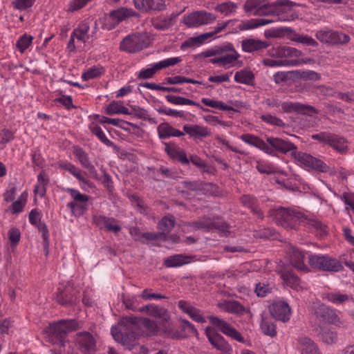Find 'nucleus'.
Masks as SVG:
<instances>
[{
	"mask_svg": "<svg viewBox=\"0 0 354 354\" xmlns=\"http://www.w3.org/2000/svg\"><path fill=\"white\" fill-rule=\"evenodd\" d=\"M300 6L290 0H277L271 4L263 3L261 0H246L243 10L248 14L255 16H279V20H294L297 15L289 13L291 8Z\"/></svg>",
	"mask_w": 354,
	"mask_h": 354,
	"instance_id": "obj_1",
	"label": "nucleus"
},
{
	"mask_svg": "<svg viewBox=\"0 0 354 354\" xmlns=\"http://www.w3.org/2000/svg\"><path fill=\"white\" fill-rule=\"evenodd\" d=\"M270 215L277 224L287 229H295L300 223H305L315 228L321 236L326 235L328 227L322 222L308 218L301 212L290 208L279 207L270 210Z\"/></svg>",
	"mask_w": 354,
	"mask_h": 354,
	"instance_id": "obj_2",
	"label": "nucleus"
},
{
	"mask_svg": "<svg viewBox=\"0 0 354 354\" xmlns=\"http://www.w3.org/2000/svg\"><path fill=\"white\" fill-rule=\"evenodd\" d=\"M78 328V323L75 319H61L50 323L43 331L47 335L49 342L64 346L67 335Z\"/></svg>",
	"mask_w": 354,
	"mask_h": 354,
	"instance_id": "obj_3",
	"label": "nucleus"
},
{
	"mask_svg": "<svg viewBox=\"0 0 354 354\" xmlns=\"http://www.w3.org/2000/svg\"><path fill=\"white\" fill-rule=\"evenodd\" d=\"M151 38L147 32H136L126 36L120 44V50L129 53H136L147 48L151 42Z\"/></svg>",
	"mask_w": 354,
	"mask_h": 354,
	"instance_id": "obj_4",
	"label": "nucleus"
},
{
	"mask_svg": "<svg viewBox=\"0 0 354 354\" xmlns=\"http://www.w3.org/2000/svg\"><path fill=\"white\" fill-rule=\"evenodd\" d=\"M308 259L310 267L320 271L336 272L344 268L340 261L328 255L310 254Z\"/></svg>",
	"mask_w": 354,
	"mask_h": 354,
	"instance_id": "obj_5",
	"label": "nucleus"
},
{
	"mask_svg": "<svg viewBox=\"0 0 354 354\" xmlns=\"http://www.w3.org/2000/svg\"><path fill=\"white\" fill-rule=\"evenodd\" d=\"M111 335L115 341L127 346L129 351H132L140 337V330L131 328L124 330V328L120 329L117 326H113L111 328Z\"/></svg>",
	"mask_w": 354,
	"mask_h": 354,
	"instance_id": "obj_6",
	"label": "nucleus"
},
{
	"mask_svg": "<svg viewBox=\"0 0 354 354\" xmlns=\"http://www.w3.org/2000/svg\"><path fill=\"white\" fill-rule=\"evenodd\" d=\"M316 38L322 43L331 45H344L350 41L348 35L333 30H318L316 32Z\"/></svg>",
	"mask_w": 354,
	"mask_h": 354,
	"instance_id": "obj_7",
	"label": "nucleus"
},
{
	"mask_svg": "<svg viewBox=\"0 0 354 354\" xmlns=\"http://www.w3.org/2000/svg\"><path fill=\"white\" fill-rule=\"evenodd\" d=\"M266 143L272 151V153H268L271 156H276L277 152L286 154L288 152L297 149L295 144L279 138L267 136Z\"/></svg>",
	"mask_w": 354,
	"mask_h": 354,
	"instance_id": "obj_8",
	"label": "nucleus"
},
{
	"mask_svg": "<svg viewBox=\"0 0 354 354\" xmlns=\"http://www.w3.org/2000/svg\"><path fill=\"white\" fill-rule=\"evenodd\" d=\"M216 19L215 16L206 11H196L183 18V22L187 27L199 26L207 24Z\"/></svg>",
	"mask_w": 354,
	"mask_h": 354,
	"instance_id": "obj_9",
	"label": "nucleus"
},
{
	"mask_svg": "<svg viewBox=\"0 0 354 354\" xmlns=\"http://www.w3.org/2000/svg\"><path fill=\"white\" fill-rule=\"evenodd\" d=\"M210 323L215 326H207L205 328V334L208 338V340L218 350L221 351V336L218 334V331H221V319L217 317L209 316V317Z\"/></svg>",
	"mask_w": 354,
	"mask_h": 354,
	"instance_id": "obj_10",
	"label": "nucleus"
},
{
	"mask_svg": "<svg viewBox=\"0 0 354 354\" xmlns=\"http://www.w3.org/2000/svg\"><path fill=\"white\" fill-rule=\"evenodd\" d=\"M80 291L73 286L67 285L63 290H58L56 295L57 302L62 306L74 305L78 300Z\"/></svg>",
	"mask_w": 354,
	"mask_h": 354,
	"instance_id": "obj_11",
	"label": "nucleus"
},
{
	"mask_svg": "<svg viewBox=\"0 0 354 354\" xmlns=\"http://www.w3.org/2000/svg\"><path fill=\"white\" fill-rule=\"evenodd\" d=\"M76 342L80 351L84 354H93L96 351V341L89 332L77 333Z\"/></svg>",
	"mask_w": 354,
	"mask_h": 354,
	"instance_id": "obj_12",
	"label": "nucleus"
},
{
	"mask_svg": "<svg viewBox=\"0 0 354 354\" xmlns=\"http://www.w3.org/2000/svg\"><path fill=\"white\" fill-rule=\"evenodd\" d=\"M281 109L286 113H297L310 116L313 113H318L314 106L299 102H284L281 104Z\"/></svg>",
	"mask_w": 354,
	"mask_h": 354,
	"instance_id": "obj_13",
	"label": "nucleus"
},
{
	"mask_svg": "<svg viewBox=\"0 0 354 354\" xmlns=\"http://www.w3.org/2000/svg\"><path fill=\"white\" fill-rule=\"evenodd\" d=\"M270 316L275 320H281L285 322L289 319L290 308L285 301H276L270 306Z\"/></svg>",
	"mask_w": 354,
	"mask_h": 354,
	"instance_id": "obj_14",
	"label": "nucleus"
},
{
	"mask_svg": "<svg viewBox=\"0 0 354 354\" xmlns=\"http://www.w3.org/2000/svg\"><path fill=\"white\" fill-rule=\"evenodd\" d=\"M140 313H145L147 315L160 318L162 325L170 319L169 312L167 309L154 304H149L140 307Z\"/></svg>",
	"mask_w": 354,
	"mask_h": 354,
	"instance_id": "obj_15",
	"label": "nucleus"
},
{
	"mask_svg": "<svg viewBox=\"0 0 354 354\" xmlns=\"http://www.w3.org/2000/svg\"><path fill=\"white\" fill-rule=\"evenodd\" d=\"M288 254L290 258V262L298 270L308 272V268L304 263V254L297 248L290 246Z\"/></svg>",
	"mask_w": 354,
	"mask_h": 354,
	"instance_id": "obj_16",
	"label": "nucleus"
},
{
	"mask_svg": "<svg viewBox=\"0 0 354 354\" xmlns=\"http://www.w3.org/2000/svg\"><path fill=\"white\" fill-rule=\"evenodd\" d=\"M301 164L306 168L322 173L328 172L330 168L323 160L309 153H306Z\"/></svg>",
	"mask_w": 354,
	"mask_h": 354,
	"instance_id": "obj_17",
	"label": "nucleus"
},
{
	"mask_svg": "<svg viewBox=\"0 0 354 354\" xmlns=\"http://www.w3.org/2000/svg\"><path fill=\"white\" fill-rule=\"evenodd\" d=\"M315 331L319 339L326 344H335L337 340V333L332 327L319 326Z\"/></svg>",
	"mask_w": 354,
	"mask_h": 354,
	"instance_id": "obj_18",
	"label": "nucleus"
},
{
	"mask_svg": "<svg viewBox=\"0 0 354 354\" xmlns=\"http://www.w3.org/2000/svg\"><path fill=\"white\" fill-rule=\"evenodd\" d=\"M223 310L234 315L241 316L244 314L251 315V311L244 307L240 302L234 299L223 300Z\"/></svg>",
	"mask_w": 354,
	"mask_h": 354,
	"instance_id": "obj_19",
	"label": "nucleus"
},
{
	"mask_svg": "<svg viewBox=\"0 0 354 354\" xmlns=\"http://www.w3.org/2000/svg\"><path fill=\"white\" fill-rule=\"evenodd\" d=\"M220 31H221V26L218 25L214 31L205 32L199 36L189 38L182 44L180 48L184 50L186 48L200 45Z\"/></svg>",
	"mask_w": 354,
	"mask_h": 354,
	"instance_id": "obj_20",
	"label": "nucleus"
},
{
	"mask_svg": "<svg viewBox=\"0 0 354 354\" xmlns=\"http://www.w3.org/2000/svg\"><path fill=\"white\" fill-rule=\"evenodd\" d=\"M314 314L317 318L329 323H335L338 318L335 311L324 304L314 307Z\"/></svg>",
	"mask_w": 354,
	"mask_h": 354,
	"instance_id": "obj_21",
	"label": "nucleus"
},
{
	"mask_svg": "<svg viewBox=\"0 0 354 354\" xmlns=\"http://www.w3.org/2000/svg\"><path fill=\"white\" fill-rule=\"evenodd\" d=\"M242 49L245 52L252 53L267 48L270 44L267 41H263L254 39H245L241 41Z\"/></svg>",
	"mask_w": 354,
	"mask_h": 354,
	"instance_id": "obj_22",
	"label": "nucleus"
},
{
	"mask_svg": "<svg viewBox=\"0 0 354 354\" xmlns=\"http://www.w3.org/2000/svg\"><path fill=\"white\" fill-rule=\"evenodd\" d=\"M270 55L277 57H299L304 55L301 50L290 46H279L277 48H273Z\"/></svg>",
	"mask_w": 354,
	"mask_h": 354,
	"instance_id": "obj_23",
	"label": "nucleus"
},
{
	"mask_svg": "<svg viewBox=\"0 0 354 354\" xmlns=\"http://www.w3.org/2000/svg\"><path fill=\"white\" fill-rule=\"evenodd\" d=\"M241 138L245 143L254 146L266 153H272V151L268 148V145L259 137L250 133L243 134Z\"/></svg>",
	"mask_w": 354,
	"mask_h": 354,
	"instance_id": "obj_24",
	"label": "nucleus"
},
{
	"mask_svg": "<svg viewBox=\"0 0 354 354\" xmlns=\"http://www.w3.org/2000/svg\"><path fill=\"white\" fill-rule=\"evenodd\" d=\"M95 119L97 120V121L100 124H111L125 131L128 130L126 125L131 126L132 127L137 129H139L136 124L118 118H109L105 116L100 117L99 115H95Z\"/></svg>",
	"mask_w": 354,
	"mask_h": 354,
	"instance_id": "obj_25",
	"label": "nucleus"
},
{
	"mask_svg": "<svg viewBox=\"0 0 354 354\" xmlns=\"http://www.w3.org/2000/svg\"><path fill=\"white\" fill-rule=\"evenodd\" d=\"M138 15L133 9L122 7L112 10L109 14V17L115 23L119 24L127 17H138Z\"/></svg>",
	"mask_w": 354,
	"mask_h": 354,
	"instance_id": "obj_26",
	"label": "nucleus"
},
{
	"mask_svg": "<svg viewBox=\"0 0 354 354\" xmlns=\"http://www.w3.org/2000/svg\"><path fill=\"white\" fill-rule=\"evenodd\" d=\"M302 354H322L317 344L308 337H302L299 339Z\"/></svg>",
	"mask_w": 354,
	"mask_h": 354,
	"instance_id": "obj_27",
	"label": "nucleus"
},
{
	"mask_svg": "<svg viewBox=\"0 0 354 354\" xmlns=\"http://www.w3.org/2000/svg\"><path fill=\"white\" fill-rule=\"evenodd\" d=\"M274 319L271 316H262L261 322V328L263 334L270 336L274 337L277 335V330Z\"/></svg>",
	"mask_w": 354,
	"mask_h": 354,
	"instance_id": "obj_28",
	"label": "nucleus"
},
{
	"mask_svg": "<svg viewBox=\"0 0 354 354\" xmlns=\"http://www.w3.org/2000/svg\"><path fill=\"white\" fill-rule=\"evenodd\" d=\"M281 278L286 284L292 288H297L299 286V278L292 271L283 269L278 271Z\"/></svg>",
	"mask_w": 354,
	"mask_h": 354,
	"instance_id": "obj_29",
	"label": "nucleus"
},
{
	"mask_svg": "<svg viewBox=\"0 0 354 354\" xmlns=\"http://www.w3.org/2000/svg\"><path fill=\"white\" fill-rule=\"evenodd\" d=\"M165 99L167 102L176 105H193L198 106L205 111H209V109H203L199 103L183 97L174 95H167L165 96Z\"/></svg>",
	"mask_w": 354,
	"mask_h": 354,
	"instance_id": "obj_30",
	"label": "nucleus"
},
{
	"mask_svg": "<svg viewBox=\"0 0 354 354\" xmlns=\"http://www.w3.org/2000/svg\"><path fill=\"white\" fill-rule=\"evenodd\" d=\"M254 74L251 71L247 69L237 71L234 75V80L236 82L247 85H254Z\"/></svg>",
	"mask_w": 354,
	"mask_h": 354,
	"instance_id": "obj_31",
	"label": "nucleus"
},
{
	"mask_svg": "<svg viewBox=\"0 0 354 354\" xmlns=\"http://www.w3.org/2000/svg\"><path fill=\"white\" fill-rule=\"evenodd\" d=\"M190 257L184 254H175L169 256L164 261V265L167 268H174L183 266L188 263Z\"/></svg>",
	"mask_w": 354,
	"mask_h": 354,
	"instance_id": "obj_32",
	"label": "nucleus"
},
{
	"mask_svg": "<svg viewBox=\"0 0 354 354\" xmlns=\"http://www.w3.org/2000/svg\"><path fill=\"white\" fill-rule=\"evenodd\" d=\"M328 145L341 153H345L347 150L346 139L334 133H332Z\"/></svg>",
	"mask_w": 354,
	"mask_h": 354,
	"instance_id": "obj_33",
	"label": "nucleus"
},
{
	"mask_svg": "<svg viewBox=\"0 0 354 354\" xmlns=\"http://www.w3.org/2000/svg\"><path fill=\"white\" fill-rule=\"evenodd\" d=\"M141 320L142 318L135 316L125 317L119 322V324L121 328H124V330H128L131 328L139 330Z\"/></svg>",
	"mask_w": 354,
	"mask_h": 354,
	"instance_id": "obj_34",
	"label": "nucleus"
},
{
	"mask_svg": "<svg viewBox=\"0 0 354 354\" xmlns=\"http://www.w3.org/2000/svg\"><path fill=\"white\" fill-rule=\"evenodd\" d=\"M105 113L109 115L123 113L126 115H131L132 112H129V109L120 104L119 102L113 101L105 109Z\"/></svg>",
	"mask_w": 354,
	"mask_h": 354,
	"instance_id": "obj_35",
	"label": "nucleus"
},
{
	"mask_svg": "<svg viewBox=\"0 0 354 354\" xmlns=\"http://www.w3.org/2000/svg\"><path fill=\"white\" fill-rule=\"evenodd\" d=\"M223 334H225L239 342H243L244 341V338L242 337L241 333L235 328L224 320H223Z\"/></svg>",
	"mask_w": 354,
	"mask_h": 354,
	"instance_id": "obj_36",
	"label": "nucleus"
},
{
	"mask_svg": "<svg viewBox=\"0 0 354 354\" xmlns=\"http://www.w3.org/2000/svg\"><path fill=\"white\" fill-rule=\"evenodd\" d=\"M184 131L191 137H206L208 135L207 129L198 125H184Z\"/></svg>",
	"mask_w": 354,
	"mask_h": 354,
	"instance_id": "obj_37",
	"label": "nucleus"
},
{
	"mask_svg": "<svg viewBox=\"0 0 354 354\" xmlns=\"http://www.w3.org/2000/svg\"><path fill=\"white\" fill-rule=\"evenodd\" d=\"M175 225V220L171 216V218L164 216L158 223V228L160 230V233L168 234L174 228Z\"/></svg>",
	"mask_w": 354,
	"mask_h": 354,
	"instance_id": "obj_38",
	"label": "nucleus"
},
{
	"mask_svg": "<svg viewBox=\"0 0 354 354\" xmlns=\"http://www.w3.org/2000/svg\"><path fill=\"white\" fill-rule=\"evenodd\" d=\"M90 131L95 134L98 139L108 147H113L114 143L109 140L102 131V129L95 123H91L89 126Z\"/></svg>",
	"mask_w": 354,
	"mask_h": 354,
	"instance_id": "obj_39",
	"label": "nucleus"
},
{
	"mask_svg": "<svg viewBox=\"0 0 354 354\" xmlns=\"http://www.w3.org/2000/svg\"><path fill=\"white\" fill-rule=\"evenodd\" d=\"M292 73L303 80L318 81L321 79L320 74L313 71H295Z\"/></svg>",
	"mask_w": 354,
	"mask_h": 354,
	"instance_id": "obj_40",
	"label": "nucleus"
},
{
	"mask_svg": "<svg viewBox=\"0 0 354 354\" xmlns=\"http://www.w3.org/2000/svg\"><path fill=\"white\" fill-rule=\"evenodd\" d=\"M176 15L172 14L169 17H167L160 19H156L154 21H153V26L158 30H166L172 25V21L176 18Z\"/></svg>",
	"mask_w": 354,
	"mask_h": 354,
	"instance_id": "obj_41",
	"label": "nucleus"
},
{
	"mask_svg": "<svg viewBox=\"0 0 354 354\" xmlns=\"http://www.w3.org/2000/svg\"><path fill=\"white\" fill-rule=\"evenodd\" d=\"M39 223L37 224L39 230L42 233L43 238V245L46 256H48L49 252V239H48V230L46 225L44 223H41L40 218L39 219Z\"/></svg>",
	"mask_w": 354,
	"mask_h": 354,
	"instance_id": "obj_42",
	"label": "nucleus"
},
{
	"mask_svg": "<svg viewBox=\"0 0 354 354\" xmlns=\"http://www.w3.org/2000/svg\"><path fill=\"white\" fill-rule=\"evenodd\" d=\"M62 167L67 171H68L71 174H73L75 177H76L81 183L90 185L88 180L85 178L81 174V171L79 170L75 165L67 163L62 166Z\"/></svg>",
	"mask_w": 354,
	"mask_h": 354,
	"instance_id": "obj_43",
	"label": "nucleus"
},
{
	"mask_svg": "<svg viewBox=\"0 0 354 354\" xmlns=\"http://www.w3.org/2000/svg\"><path fill=\"white\" fill-rule=\"evenodd\" d=\"M28 194L24 192L21 194L19 198L11 205V210L13 214L21 212L27 201Z\"/></svg>",
	"mask_w": 354,
	"mask_h": 354,
	"instance_id": "obj_44",
	"label": "nucleus"
},
{
	"mask_svg": "<svg viewBox=\"0 0 354 354\" xmlns=\"http://www.w3.org/2000/svg\"><path fill=\"white\" fill-rule=\"evenodd\" d=\"M103 73L102 67L93 66L86 70L82 75V78L84 81L100 77Z\"/></svg>",
	"mask_w": 354,
	"mask_h": 354,
	"instance_id": "obj_45",
	"label": "nucleus"
},
{
	"mask_svg": "<svg viewBox=\"0 0 354 354\" xmlns=\"http://www.w3.org/2000/svg\"><path fill=\"white\" fill-rule=\"evenodd\" d=\"M182 185L184 189L196 192L205 189L207 185L201 181H183Z\"/></svg>",
	"mask_w": 354,
	"mask_h": 354,
	"instance_id": "obj_46",
	"label": "nucleus"
},
{
	"mask_svg": "<svg viewBox=\"0 0 354 354\" xmlns=\"http://www.w3.org/2000/svg\"><path fill=\"white\" fill-rule=\"evenodd\" d=\"M73 153L84 168L86 169L89 165H92L88 160L87 153L82 148L79 147H75Z\"/></svg>",
	"mask_w": 354,
	"mask_h": 354,
	"instance_id": "obj_47",
	"label": "nucleus"
},
{
	"mask_svg": "<svg viewBox=\"0 0 354 354\" xmlns=\"http://www.w3.org/2000/svg\"><path fill=\"white\" fill-rule=\"evenodd\" d=\"M293 30L290 28H280L276 30H271L265 32V36L269 37H280L284 36L286 34H292Z\"/></svg>",
	"mask_w": 354,
	"mask_h": 354,
	"instance_id": "obj_48",
	"label": "nucleus"
},
{
	"mask_svg": "<svg viewBox=\"0 0 354 354\" xmlns=\"http://www.w3.org/2000/svg\"><path fill=\"white\" fill-rule=\"evenodd\" d=\"M173 127L168 122H162L157 128L158 136L160 139H166L171 136Z\"/></svg>",
	"mask_w": 354,
	"mask_h": 354,
	"instance_id": "obj_49",
	"label": "nucleus"
},
{
	"mask_svg": "<svg viewBox=\"0 0 354 354\" xmlns=\"http://www.w3.org/2000/svg\"><path fill=\"white\" fill-rule=\"evenodd\" d=\"M292 40L308 46H317L318 45L317 42L314 39L308 35H300L294 33V37L292 38Z\"/></svg>",
	"mask_w": 354,
	"mask_h": 354,
	"instance_id": "obj_50",
	"label": "nucleus"
},
{
	"mask_svg": "<svg viewBox=\"0 0 354 354\" xmlns=\"http://www.w3.org/2000/svg\"><path fill=\"white\" fill-rule=\"evenodd\" d=\"M32 39V36L25 34L17 41L16 47L19 49L21 53H24L30 46Z\"/></svg>",
	"mask_w": 354,
	"mask_h": 354,
	"instance_id": "obj_51",
	"label": "nucleus"
},
{
	"mask_svg": "<svg viewBox=\"0 0 354 354\" xmlns=\"http://www.w3.org/2000/svg\"><path fill=\"white\" fill-rule=\"evenodd\" d=\"M122 302L127 309L131 310L135 312H140V308L138 306V301L136 297L131 298L126 297L122 295Z\"/></svg>",
	"mask_w": 354,
	"mask_h": 354,
	"instance_id": "obj_52",
	"label": "nucleus"
},
{
	"mask_svg": "<svg viewBox=\"0 0 354 354\" xmlns=\"http://www.w3.org/2000/svg\"><path fill=\"white\" fill-rule=\"evenodd\" d=\"M174 84H183V83H189V84H203V85L205 86L206 88L212 87V85H209V84L207 85L205 83H204L203 82L196 80H194L192 78H188V77H186L184 76H180V75L174 76Z\"/></svg>",
	"mask_w": 354,
	"mask_h": 354,
	"instance_id": "obj_53",
	"label": "nucleus"
},
{
	"mask_svg": "<svg viewBox=\"0 0 354 354\" xmlns=\"http://www.w3.org/2000/svg\"><path fill=\"white\" fill-rule=\"evenodd\" d=\"M260 118L263 121H264L267 123H269L270 124L277 126V127H286V124L280 118H279L276 116L270 115V114L262 115L260 117Z\"/></svg>",
	"mask_w": 354,
	"mask_h": 354,
	"instance_id": "obj_54",
	"label": "nucleus"
},
{
	"mask_svg": "<svg viewBox=\"0 0 354 354\" xmlns=\"http://www.w3.org/2000/svg\"><path fill=\"white\" fill-rule=\"evenodd\" d=\"M8 235L10 241L11 247L15 248L20 241L21 234L18 228L12 227L8 231Z\"/></svg>",
	"mask_w": 354,
	"mask_h": 354,
	"instance_id": "obj_55",
	"label": "nucleus"
},
{
	"mask_svg": "<svg viewBox=\"0 0 354 354\" xmlns=\"http://www.w3.org/2000/svg\"><path fill=\"white\" fill-rule=\"evenodd\" d=\"M181 60L182 59L178 57H171V58H168L165 60H162V61H161L158 63H156L155 64L156 66V69H158L159 71V70H161L162 68H167V67H169L171 66H174V65L180 63L181 62Z\"/></svg>",
	"mask_w": 354,
	"mask_h": 354,
	"instance_id": "obj_56",
	"label": "nucleus"
},
{
	"mask_svg": "<svg viewBox=\"0 0 354 354\" xmlns=\"http://www.w3.org/2000/svg\"><path fill=\"white\" fill-rule=\"evenodd\" d=\"M156 111L160 114H164L172 117H178V118H185V113L183 111H176L171 109H166L163 106H160L158 109H156Z\"/></svg>",
	"mask_w": 354,
	"mask_h": 354,
	"instance_id": "obj_57",
	"label": "nucleus"
},
{
	"mask_svg": "<svg viewBox=\"0 0 354 354\" xmlns=\"http://www.w3.org/2000/svg\"><path fill=\"white\" fill-rule=\"evenodd\" d=\"M326 299L335 304H342L348 300L349 297L347 295L340 293H328L326 295Z\"/></svg>",
	"mask_w": 354,
	"mask_h": 354,
	"instance_id": "obj_58",
	"label": "nucleus"
},
{
	"mask_svg": "<svg viewBox=\"0 0 354 354\" xmlns=\"http://www.w3.org/2000/svg\"><path fill=\"white\" fill-rule=\"evenodd\" d=\"M237 231L235 225L227 222H223V237H234Z\"/></svg>",
	"mask_w": 354,
	"mask_h": 354,
	"instance_id": "obj_59",
	"label": "nucleus"
},
{
	"mask_svg": "<svg viewBox=\"0 0 354 354\" xmlns=\"http://www.w3.org/2000/svg\"><path fill=\"white\" fill-rule=\"evenodd\" d=\"M165 146V151L167 154L171 158L175 160L177 155H178V152L180 150L178 147H177L174 142H163Z\"/></svg>",
	"mask_w": 354,
	"mask_h": 354,
	"instance_id": "obj_60",
	"label": "nucleus"
},
{
	"mask_svg": "<svg viewBox=\"0 0 354 354\" xmlns=\"http://www.w3.org/2000/svg\"><path fill=\"white\" fill-rule=\"evenodd\" d=\"M239 57V53L234 50V53L230 54L223 55V66L230 67L234 65L233 63Z\"/></svg>",
	"mask_w": 354,
	"mask_h": 354,
	"instance_id": "obj_61",
	"label": "nucleus"
},
{
	"mask_svg": "<svg viewBox=\"0 0 354 354\" xmlns=\"http://www.w3.org/2000/svg\"><path fill=\"white\" fill-rule=\"evenodd\" d=\"M95 223L100 228L106 227L109 222H118L114 218L106 217L103 215L94 216L93 218Z\"/></svg>",
	"mask_w": 354,
	"mask_h": 354,
	"instance_id": "obj_62",
	"label": "nucleus"
},
{
	"mask_svg": "<svg viewBox=\"0 0 354 354\" xmlns=\"http://www.w3.org/2000/svg\"><path fill=\"white\" fill-rule=\"evenodd\" d=\"M67 192L71 194V197L77 202H82L86 203L88 201V196L81 194L78 190L73 189V188H68Z\"/></svg>",
	"mask_w": 354,
	"mask_h": 354,
	"instance_id": "obj_63",
	"label": "nucleus"
},
{
	"mask_svg": "<svg viewBox=\"0 0 354 354\" xmlns=\"http://www.w3.org/2000/svg\"><path fill=\"white\" fill-rule=\"evenodd\" d=\"M189 160V162H192L193 165L202 169L204 172H209V167L201 158L197 156L191 155Z\"/></svg>",
	"mask_w": 354,
	"mask_h": 354,
	"instance_id": "obj_64",
	"label": "nucleus"
}]
</instances>
